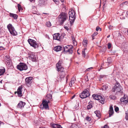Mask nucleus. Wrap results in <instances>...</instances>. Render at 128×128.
I'll use <instances>...</instances> for the list:
<instances>
[{
    "label": "nucleus",
    "mask_w": 128,
    "mask_h": 128,
    "mask_svg": "<svg viewBox=\"0 0 128 128\" xmlns=\"http://www.w3.org/2000/svg\"><path fill=\"white\" fill-rule=\"evenodd\" d=\"M92 39L93 40H94V36H92Z\"/></svg>",
    "instance_id": "55"
},
{
    "label": "nucleus",
    "mask_w": 128,
    "mask_h": 128,
    "mask_svg": "<svg viewBox=\"0 0 128 128\" xmlns=\"http://www.w3.org/2000/svg\"><path fill=\"white\" fill-rule=\"evenodd\" d=\"M102 67H101V69H102Z\"/></svg>",
    "instance_id": "63"
},
{
    "label": "nucleus",
    "mask_w": 128,
    "mask_h": 128,
    "mask_svg": "<svg viewBox=\"0 0 128 128\" xmlns=\"http://www.w3.org/2000/svg\"><path fill=\"white\" fill-rule=\"evenodd\" d=\"M43 14H47L46 13H43Z\"/></svg>",
    "instance_id": "60"
},
{
    "label": "nucleus",
    "mask_w": 128,
    "mask_h": 128,
    "mask_svg": "<svg viewBox=\"0 0 128 128\" xmlns=\"http://www.w3.org/2000/svg\"><path fill=\"white\" fill-rule=\"evenodd\" d=\"M5 48L2 46H0V50H4Z\"/></svg>",
    "instance_id": "40"
},
{
    "label": "nucleus",
    "mask_w": 128,
    "mask_h": 128,
    "mask_svg": "<svg viewBox=\"0 0 128 128\" xmlns=\"http://www.w3.org/2000/svg\"><path fill=\"white\" fill-rule=\"evenodd\" d=\"M113 27V26H111V25H110L109 26V27H108V28L110 29H112V27Z\"/></svg>",
    "instance_id": "49"
},
{
    "label": "nucleus",
    "mask_w": 128,
    "mask_h": 128,
    "mask_svg": "<svg viewBox=\"0 0 128 128\" xmlns=\"http://www.w3.org/2000/svg\"><path fill=\"white\" fill-rule=\"evenodd\" d=\"M46 24L48 27H50L51 26V23L50 22H46Z\"/></svg>",
    "instance_id": "36"
},
{
    "label": "nucleus",
    "mask_w": 128,
    "mask_h": 128,
    "mask_svg": "<svg viewBox=\"0 0 128 128\" xmlns=\"http://www.w3.org/2000/svg\"><path fill=\"white\" fill-rule=\"evenodd\" d=\"M5 72V70L4 68L2 67L0 68V76L3 75Z\"/></svg>",
    "instance_id": "26"
},
{
    "label": "nucleus",
    "mask_w": 128,
    "mask_h": 128,
    "mask_svg": "<svg viewBox=\"0 0 128 128\" xmlns=\"http://www.w3.org/2000/svg\"><path fill=\"white\" fill-rule=\"evenodd\" d=\"M83 45L84 47L87 46L88 41L86 38L84 39L82 42Z\"/></svg>",
    "instance_id": "28"
},
{
    "label": "nucleus",
    "mask_w": 128,
    "mask_h": 128,
    "mask_svg": "<svg viewBox=\"0 0 128 128\" xmlns=\"http://www.w3.org/2000/svg\"><path fill=\"white\" fill-rule=\"evenodd\" d=\"M17 68L20 71H22L26 70L28 68V67L25 64L20 63L17 66Z\"/></svg>",
    "instance_id": "7"
},
{
    "label": "nucleus",
    "mask_w": 128,
    "mask_h": 128,
    "mask_svg": "<svg viewBox=\"0 0 128 128\" xmlns=\"http://www.w3.org/2000/svg\"><path fill=\"white\" fill-rule=\"evenodd\" d=\"M29 58L33 62L36 61V56L34 53H31L29 55Z\"/></svg>",
    "instance_id": "12"
},
{
    "label": "nucleus",
    "mask_w": 128,
    "mask_h": 128,
    "mask_svg": "<svg viewBox=\"0 0 128 128\" xmlns=\"http://www.w3.org/2000/svg\"><path fill=\"white\" fill-rule=\"evenodd\" d=\"M26 103L22 101L20 102L18 104L17 107L18 108H22L24 107Z\"/></svg>",
    "instance_id": "15"
},
{
    "label": "nucleus",
    "mask_w": 128,
    "mask_h": 128,
    "mask_svg": "<svg viewBox=\"0 0 128 128\" xmlns=\"http://www.w3.org/2000/svg\"><path fill=\"white\" fill-rule=\"evenodd\" d=\"M106 49V47H103V48H102V52H104L105 51Z\"/></svg>",
    "instance_id": "44"
},
{
    "label": "nucleus",
    "mask_w": 128,
    "mask_h": 128,
    "mask_svg": "<svg viewBox=\"0 0 128 128\" xmlns=\"http://www.w3.org/2000/svg\"><path fill=\"white\" fill-rule=\"evenodd\" d=\"M114 0H111L112 1H113V2H114Z\"/></svg>",
    "instance_id": "59"
},
{
    "label": "nucleus",
    "mask_w": 128,
    "mask_h": 128,
    "mask_svg": "<svg viewBox=\"0 0 128 128\" xmlns=\"http://www.w3.org/2000/svg\"><path fill=\"white\" fill-rule=\"evenodd\" d=\"M87 79H88V80H87V81H88V78L87 76Z\"/></svg>",
    "instance_id": "61"
},
{
    "label": "nucleus",
    "mask_w": 128,
    "mask_h": 128,
    "mask_svg": "<svg viewBox=\"0 0 128 128\" xmlns=\"http://www.w3.org/2000/svg\"><path fill=\"white\" fill-rule=\"evenodd\" d=\"M120 100L121 102H123L124 103H126L128 102V97L126 98L125 96H124V97L122 98H120Z\"/></svg>",
    "instance_id": "18"
},
{
    "label": "nucleus",
    "mask_w": 128,
    "mask_h": 128,
    "mask_svg": "<svg viewBox=\"0 0 128 128\" xmlns=\"http://www.w3.org/2000/svg\"><path fill=\"white\" fill-rule=\"evenodd\" d=\"M112 47V44L111 43H109L108 44V49H110Z\"/></svg>",
    "instance_id": "39"
},
{
    "label": "nucleus",
    "mask_w": 128,
    "mask_h": 128,
    "mask_svg": "<svg viewBox=\"0 0 128 128\" xmlns=\"http://www.w3.org/2000/svg\"><path fill=\"white\" fill-rule=\"evenodd\" d=\"M80 126H79L78 127V126H77L76 124H72L71 126V128H79L80 127Z\"/></svg>",
    "instance_id": "31"
},
{
    "label": "nucleus",
    "mask_w": 128,
    "mask_h": 128,
    "mask_svg": "<svg viewBox=\"0 0 128 128\" xmlns=\"http://www.w3.org/2000/svg\"><path fill=\"white\" fill-rule=\"evenodd\" d=\"M93 102H90L89 103V105L87 106V108L89 110L92 107V104H93Z\"/></svg>",
    "instance_id": "29"
},
{
    "label": "nucleus",
    "mask_w": 128,
    "mask_h": 128,
    "mask_svg": "<svg viewBox=\"0 0 128 128\" xmlns=\"http://www.w3.org/2000/svg\"><path fill=\"white\" fill-rule=\"evenodd\" d=\"M54 2L57 4H58V3L60 1L62 2L64 1V0H53Z\"/></svg>",
    "instance_id": "32"
},
{
    "label": "nucleus",
    "mask_w": 128,
    "mask_h": 128,
    "mask_svg": "<svg viewBox=\"0 0 128 128\" xmlns=\"http://www.w3.org/2000/svg\"><path fill=\"white\" fill-rule=\"evenodd\" d=\"M86 120L87 121L90 122L91 120V119L90 117L88 116H87L86 117Z\"/></svg>",
    "instance_id": "37"
},
{
    "label": "nucleus",
    "mask_w": 128,
    "mask_h": 128,
    "mask_svg": "<svg viewBox=\"0 0 128 128\" xmlns=\"http://www.w3.org/2000/svg\"><path fill=\"white\" fill-rule=\"evenodd\" d=\"M93 68L92 67H91V68H88V69H87L86 70L87 71H89L90 70V69H92Z\"/></svg>",
    "instance_id": "47"
},
{
    "label": "nucleus",
    "mask_w": 128,
    "mask_h": 128,
    "mask_svg": "<svg viewBox=\"0 0 128 128\" xmlns=\"http://www.w3.org/2000/svg\"><path fill=\"white\" fill-rule=\"evenodd\" d=\"M64 28L67 30H69V28L67 26H65L64 27Z\"/></svg>",
    "instance_id": "46"
},
{
    "label": "nucleus",
    "mask_w": 128,
    "mask_h": 128,
    "mask_svg": "<svg viewBox=\"0 0 128 128\" xmlns=\"http://www.w3.org/2000/svg\"><path fill=\"white\" fill-rule=\"evenodd\" d=\"M6 58L5 59L6 60V61L7 62L8 64H10L11 63L10 59L9 56H6Z\"/></svg>",
    "instance_id": "25"
},
{
    "label": "nucleus",
    "mask_w": 128,
    "mask_h": 128,
    "mask_svg": "<svg viewBox=\"0 0 128 128\" xmlns=\"http://www.w3.org/2000/svg\"><path fill=\"white\" fill-rule=\"evenodd\" d=\"M64 75H60V76H58L57 78L58 81V82H61L64 79Z\"/></svg>",
    "instance_id": "24"
},
{
    "label": "nucleus",
    "mask_w": 128,
    "mask_h": 128,
    "mask_svg": "<svg viewBox=\"0 0 128 128\" xmlns=\"http://www.w3.org/2000/svg\"><path fill=\"white\" fill-rule=\"evenodd\" d=\"M18 10L19 11H20V10L22 9V8L21 6L19 4H18Z\"/></svg>",
    "instance_id": "35"
},
{
    "label": "nucleus",
    "mask_w": 128,
    "mask_h": 128,
    "mask_svg": "<svg viewBox=\"0 0 128 128\" xmlns=\"http://www.w3.org/2000/svg\"><path fill=\"white\" fill-rule=\"evenodd\" d=\"M2 80L0 81V83L1 84L2 83Z\"/></svg>",
    "instance_id": "56"
},
{
    "label": "nucleus",
    "mask_w": 128,
    "mask_h": 128,
    "mask_svg": "<svg viewBox=\"0 0 128 128\" xmlns=\"http://www.w3.org/2000/svg\"><path fill=\"white\" fill-rule=\"evenodd\" d=\"M78 54H80V53H79L78 52Z\"/></svg>",
    "instance_id": "64"
},
{
    "label": "nucleus",
    "mask_w": 128,
    "mask_h": 128,
    "mask_svg": "<svg viewBox=\"0 0 128 128\" xmlns=\"http://www.w3.org/2000/svg\"><path fill=\"white\" fill-rule=\"evenodd\" d=\"M30 0L31 2H34L35 1V0Z\"/></svg>",
    "instance_id": "52"
},
{
    "label": "nucleus",
    "mask_w": 128,
    "mask_h": 128,
    "mask_svg": "<svg viewBox=\"0 0 128 128\" xmlns=\"http://www.w3.org/2000/svg\"><path fill=\"white\" fill-rule=\"evenodd\" d=\"M114 112V111L112 106H110L109 112V117H110L113 114Z\"/></svg>",
    "instance_id": "17"
},
{
    "label": "nucleus",
    "mask_w": 128,
    "mask_h": 128,
    "mask_svg": "<svg viewBox=\"0 0 128 128\" xmlns=\"http://www.w3.org/2000/svg\"><path fill=\"white\" fill-rule=\"evenodd\" d=\"M73 43L74 44V45H76L77 44L75 40L74 41V42H73Z\"/></svg>",
    "instance_id": "50"
},
{
    "label": "nucleus",
    "mask_w": 128,
    "mask_h": 128,
    "mask_svg": "<svg viewBox=\"0 0 128 128\" xmlns=\"http://www.w3.org/2000/svg\"><path fill=\"white\" fill-rule=\"evenodd\" d=\"M114 110L115 112H117L119 110V108L118 107H116L114 108Z\"/></svg>",
    "instance_id": "42"
},
{
    "label": "nucleus",
    "mask_w": 128,
    "mask_h": 128,
    "mask_svg": "<svg viewBox=\"0 0 128 128\" xmlns=\"http://www.w3.org/2000/svg\"><path fill=\"white\" fill-rule=\"evenodd\" d=\"M90 95L89 91L87 89H86L80 94V96L81 98H84Z\"/></svg>",
    "instance_id": "6"
},
{
    "label": "nucleus",
    "mask_w": 128,
    "mask_h": 128,
    "mask_svg": "<svg viewBox=\"0 0 128 128\" xmlns=\"http://www.w3.org/2000/svg\"><path fill=\"white\" fill-rule=\"evenodd\" d=\"M3 45V44L2 43H0V46H2Z\"/></svg>",
    "instance_id": "53"
},
{
    "label": "nucleus",
    "mask_w": 128,
    "mask_h": 128,
    "mask_svg": "<svg viewBox=\"0 0 128 128\" xmlns=\"http://www.w3.org/2000/svg\"><path fill=\"white\" fill-rule=\"evenodd\" d=\"M50 101L48 100L44 99L42 101V104L43 107L45 109H47L48 108V103Z\"/></svg>",
    "instance_id": "11"
},
{
    "label": "nucleus",
    "mask_w": 128,
    "mask_h": 128,
    "mask_svg": "<svg viewBox=\"0 0 128 128\" xmlns=\"http://www.w3.org/2000/svg\"><path fill=\"white\" fill-rule=\"evenodd\" d=\"M54 39L56 40L59 41H61L62 40V36H60L59 33L54 34L53 35Z\"/></svg>",
    "instance_id": "13"
},
{
    "label": "nucleus",
    "mask_w": 128,
    "mask_h": 128,
    "mask_svg": "<svg viewBox=\"0 0 128 128\" xmlns=\"http://www.w3.org/2000/svg\"><path fill=\"white\" fill-rule=\"evenodd\" d=\"M7 27L11 34L13 36H16L17 34V32L11 24H8Z\"/></svg>",
    "instance_id": "5"
},
{
    "label": "nucleus",
    "mask_w": 128,
    "mask_h": 128,
    "mask_svg": "<svg viewBox=\"0 0 128 128\" xmlns=\"http://www.w3.org/2000/svg\"><path fill=\"white\" fill-rule=\"evenodd\" d=\"M106 76L104 75H101L100 76V79L104 78H106Z\"/></svg>",
    "instance_id": "41"
},
{
    "label": "nucleus",
    "mask_w": 128,
    "mask_h": 128,
    "mask_svg": "<svg viewBox=\"0 0 128 128\" xmlns=\"http://www.w3.org/2000/svg\"><path fill=\"white\" fill-rule=\"evenodd\" d=\"M76 119L75 118H74V120L75 121H76Z\"/></svg>",
    "instance_id": "58"
},
{
    "label": "nucleus",
    "mask_w": 128,
    "mask_h": 128,
    "mask_svg": "<svg viewBox=\"0 0 128 128\" xmlns=\"http://www.w3.org/2000/svg\"><path fill=\"white\" fill-rule=\"evenodd\" d=\"M73 48V46L71 45H67L63 48L64 52H68L69 54H72V49Z\"/></svg>",
    "instance_id": "9"
},
{
    "label": "nucleus",
    "mask_w": 128,
    "mask_h": 128,
    "mask_svg": "<svg viewBox=\"0 0 128 128\" xmlns=\"http://www.w3.org/2000/svg\"><path fill=\"white\" fill-rule=\"evenodd\" d=\"M98 33L96 32H94V33L92 35L93 36H95L97 35L98 34Z\"/></svg>",
    "instance_id": "45"
},
{
    "label": "nucleus",
    "mask_w": 128,
    "mask_h": 128,
    "mask_svg": "<svg viewBox=\"0 0 128 128\" xmlns=\"http://www.w3.org/2000/svg\"><path fill=\"white\" fill-rule=\"evenodd\" d=\"M126 116L125 117V119L126 120H128V110L126 112Z\"/></svg>",
    "instance_id": "33"
},
{
    "label": "nucleus",
    "mask_w": 128,
    "mask_h": 128,
    "mask_svg": "<svg viewBox=\"0 0 128 128\" xmlns=\"http://www.w3.org/2000/svg\"><path fill=\"white\" fill-rule=\"evenodd\" d=\"M86 50V48H84L83 51H82V56L84 57H85L86 56V53L85 52V50Z\"/></svg>",
    "instance_id": "34"
},
{
    "label": "nucleus",
    "mask_w": 128,
    "mask_h": 128,
    "mask_svg": "<svg viewBox=\"0 0 128 128\" xmlns=\"http://www.w3.org/2000/svg\"><path fill=\"white\" fill-rule=\"evenodd\" d=\"M108 86L106 85L103 86L102 89L103 90H106L108 88Z\"/></svg>",
    "instance_id": "38"
},
{
    "label": "nucleus",
    "mask_w": 128,
    "mask_h": 128,
    "mask_svg": "<svg viewBox=\"0 0 128 128\" xmlns=\"http://www.w3.org/2000/svg\"><path fill=\"white\" fill-rule=\"evenodd\" d=\"M62 48V47L61 46H56L54 48V50L56 52H58L60 51Z\"/></svg>",
    "instance_id": "20"
},
{
    "label": "nucleus",
    "mask_w": 128,
    "mask_h": 128,
    "mask_svg": "<svg viewBox=\"0 0 128 128\" xmlns=\"http://www.w3.org/2000/svg\"><path fill=\"white\" fill-rule=\"evenodd\" d=\"M122 89V88L120 84L118 83H116L115 84V86L113 87L112 90V91L115 93L120 92Z\"/></svg>",
    "instance_id": "4"
},
{
    "label": "nucleus",
    "mask_w": 128,
    "mask_h": 128,
    "mask_svg": "<svg viewBox=\"0 0 128 128\" xmlns=\"http://www.w3.org/2000/svg\"><path fill=\"white\" fill-rule=\"evenodd\" d=\"M32 77H31L27 78H26V83L28 86H30V84L32 82Z\"/></svg>",
    "instance_id": "14"
},
{
    "label": "nucleus",
    "mask_w": 128,
    "mask_h": 128,
    "mask_svg": "<svg viewBox=\"0 0 128 128\" xmlns=\"http://www.w3.org/2000/svg\"><path fill=\"white\" fill-rule=\"evenodd\" d=\"M75 80V78L74 77H73L72 78L70 82V83L69 85L71 87L72 86V84L74 83Z\"/></svg>",
    "instance_id": "23"
},
{
    "label": "nucleus",
    "mask_w": 128,
    "mask_h": 128,
    "mask_svg": "<svg viewBox=\"0 0 128 128\" xmlns=\"http://www.w3.org/2000/svg\"><path fill=\"white\" fill-rule=\"evenodd\" d=\"M59 21L60 24H62L68 18L66 13L62 12L58 16Z\"/></svg>",
    "instance_id": "1"
},
{
    "label": "nucleus",
    "mask_w": 128,
    "mask_h": 128,
    "mask_svg": "<svg viewBox=\"0 0 128 128\" xmlns=\"http://www.w3.org/2000/svg\"><path fill=\"white\" fill-rule=\"evenodd\" d=\"M28 42L31 46L34 48H37L38 46V44L34 40L29 39L28 40Z\"/></svg>",
    "instance_id": "8"
},
{
    "label": "nucleus",
    "mask_w": 128,
    "mask_h": 128,
    "mask_svg": "<svg viewBox=\"0 0 128 128\" xmlns=\"http://www.w3.org/2000/svg\"><path fill=\"white\" fill-rule=\"evenodd\" d=\"M126 17H128V11L126 12Z\"/></svg>",
    "instance_id": "51"
},
{
    "label": "nucleus",
    "mask_w": 128,
    "mask_h": 128,
    "mask_svg": "<svg viewBox=\"0 0 128 128\" xmlns=\"http://www.w3.org/2000/svg\"><path fill=\"white\" fill-rule=\"evenodd\" d=\"M46 100L48 99L47 100H52V96L51 94H47L46 95Z\"/></svg>",
    "instance_id": "22"
},
{
    "label": "nucleus",
    "mask_w": 128,
    "mask_h": 128,
    "mask_svg": "<svg viewBox=\"0 0 128 128\" xmlns=\"http://www.w3.org/2000/svg\"><path fill=\"white\" fill-rule=\"evenodd\" d=\"M51 125L54 128H62L60 125L58 124H52V123L51 124Z\"/></svg>",
    "instance_id": "19"
},
{
    "label": "nucleus",
    "mask_w": 128,
    "mask_h": 128,
    "mask_svg": "<svg viewBox=\"0 0 128 128\" xmlns=\"http://www.w3.org/2000/svg\"><path fill=\"white\" fill-rule=\"evenodd\" d=\"M10 17L13 18L14 19H16L18 17V16L16 14L10 13Z\"/></svg>",
    "instance_id": "21"
},
{
    "label": "nucleus",
    "mask_w": 128,
    "mask_h": 128,
    "mask_svg": "<svg viewBox=\"0 0 128 128\" xmlns=\"http://www.w3.org/2000/svg\"><path fill=\"white\" fill-rule=\"evenodd\" d=\"M96 114V116L98 118H100V112L98 110H96L94 112Z\"/></svg>",
    "instance_id": "30"
},
{
    "label": "nucleus",
    "mask_w": 128,
    "mask_h": 128,
    "mask_svg": "<svg viewBox=\"0 0 128 128\" xmlns=\"http://www.w3.org/2000/svg\"><path fill=\"white\" fill-rule=\"evenodd\" d=\"M62 62V61L60 60L56 64V67L57 69V70L58 72L60 71V72H62L64 70V68L61 66Z\"/></svg>",
    "instance_id": "10"
},
{
    "label": "nucleus",
    "mask_w": 128,
    "mask_h": 128,
    "mask_svg": "<svg viewBox=\"0 0 128 128\" xmlns=\"http://www.w3.org/2000/svg\"><path fill=\"white\" fill-rule=\"evenodd\" d=\"M110 35H108L107 37L108 38H109L110 37Z\"/></svg>",
    "instance_id": "57"
},
{
    "label": "nucleus",
    "mask_w": 128,
    "mask_h": 128,
    "mask_svg": "<svg viewBox=\"0 0 128 128\" xmlns=\"http://www.w3.org/2000/svg\"><path fill=\"white\" fill-rule=\"evenodd\" d=\"M75 96V95H73V96H72V99H73V98H74Z\"/></svg>",
    "instance_id": "54"
},
{
    "label": "nucleus",
    "mask_w": 128,
    "mask_h": 128,
    "mask_svg": "<svg viewBox=\"0 0 128 128\" xmlns=\"http://www.w3.org/2000/svg\"><path fill=\"white\" fill-rule=\"evenodd\" d=\"M22 87L21 86H19L18 88L17 93L19 96H22Z\"/></svg>",
    "instance_id": "16"
},
{
    "label": "nucleus",
    "mask_w": 128,
    "mask_h": 128,
    "mask_svg": "<svg viewBox=\"0 0 128 128\" xmlns=\"http://www.w3.org/2000/svg\"><path fill=\"white\" fill-rule=\"evenodd\" d=\"M100 28V30H101V28H100V27L99 26H97L96 29V31H98Z\"/></svg>",
    "instance_id": "43"
},
{
    "label": "nucleus",
    "mask_w": 128,
    "mask_h": 128,
    "mask_svg": "<svg viewBox=\"0 0 128 128\" xmlns=\"http://www.w3.org/2000/svg\"><path fill=\"white\" fill-rule=\"evenodd\" d=\"M72 38L73 41V42H74V38L72 36Z\"/></svg>",
    "instance_id": "48"
},
{
    "label": "nucleus",
    "mask_w": 128,
    "mask_h": 128,
    "mask_svg": "<svg viewBox=\"0 0 128 128\" xmlns=\"http://www.w3.org/2000/svg\"><path fill=\"white\" fill-rule=\"evenodd\" d=\"M69 20L71 24H72L74 22L76 18V14L74 10H71L69 13Z\"/></svg>",
    "instance_id": "2"
},
{
    "label": "nucleus",
    "mask_w": 128,
    "mask_h": 128,
    "mask_svg": "<svg viewBox=\"0 0 128 128\" xmlns=\"http://www.w3.org/2000/svg\"><path fill=\"white\" fill-rule=\"evenodd\" d=\"M92 96L94 99L98 100L99 102H100L102 104H104L105 99L104 96L102 97L101 95L95 94H93Z\"/></svg>",
    "instance_id": "3"
},
{
    "label": "nucleus",
    "mask_w": 128,
    "mask_h": 128,
    "mask_svg": "<svg viewBox=\"0 0 128 128\" xmlns=\"http://www.w3.org/2000/svg\"><path fill=\"white\" fill-rule=\"evenodd\" d=\"M45 2V0H39L38 4L40 6L44 5Z\"/></svg>",
    "instance_id": "27"
},
{
    "label": "nucleus",
    "mask_w": 128,
    "mask_h": 128,
    "mask_svg": "<svg viewBox=\"0 0 128 128\" xmlns=\"http://www.w3.org/2000/svg\"><path fill=\"white\" fill-rule=\"evenodd\" d=\"M40 128H43V127H41H41H40Z\"/></svg>",
    "instance_id": "62"
}]
</instances>
